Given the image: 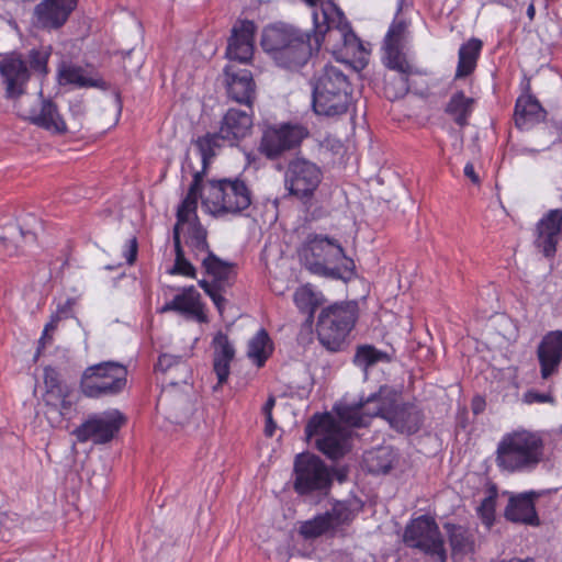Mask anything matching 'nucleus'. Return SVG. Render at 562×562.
<instances>
[{
  "label": "nucleus",
  "instance_id": "nucleus-1",
  "mask_svg": "<svg viewBox=\"0 0 562 562\" xmlns=\"http://www.w3.org/2000/svg\"><path fill=\"white\" fill-rule=\"evenodd\" d=\"M312 16V31L285 23L263 30L261 46L279 67L292 71L303 68L319 52L326 34L331 36L336 32L345 46H353L358 42L344 12L334 2L322 3Z\"/></svg>",
  "mask_w": 562,
  "mask_h": 562
},
{
  "label": "nucleus",
  "instance_id": "nucleus-2",
  "mask_svg": "<svg viewBox=\"0 0 562 562\" xmlns=\"http://www.w3.org/2000/svg\"><path fill=\"white\" fill-rule=\"evenodd\" d=\"M395 395L387 386H381L379 392L361 398L355 405L338 406L336 413L339 422L328 413L314 415L305 427L306 436H317V449L327 458L338 460L350 449L351 431L348 427H364L375 416L386 420V412L391 409Z\"/></svg>",
  "mask_w": 562,
  "mask_h": 562
},
{
  "label": "nucleus",
  "instance_id": "nucleus-3",
  "mask_svg": "<svg viewBox=\"0 0 562 562\" xmlns=\"http://www.w3.org/2000/svg\"><path fill=\"white\" fill-rule=\"evenodd\" d=\"M312 106L317 115L336 117L348 112L352 103V86L338 65L326 64L311 79Z\"/></svg>",
  "mask_w": 562,
  "mask_h": 562
},
{
  "label": "nucleus",
  "instance_id": "nucleus-4",
  "mask_svg": "<svg viewBox=\"0 0 562 562\" xmlns=\"http://www.w3.org/2000/svg\"><path fill=\"white\" fill-rule=\"evenodd\" d=\"M544 442L538 432L516 430L506 434L497 445L496 464L507 472L533 470L543 457Z\"/></svg>",
  "mask_w": 562,
  "mask_h": 562
},
{
  "label": "nucleus",
  "instance_id": "nucleus-5",
  "mask_svg": "<svg viewBox=\"0 0 562 562\" xmlns=\"http://www.w3.org/2000/svg\"><path fill=\"white\" fill-rule=\"evenodd\" d=\"M251 201L250 189L239 178L209 180L202 196L203 205L214 216L240 214L250 206Z\"/></svg>",
  "mask_w": 562,
  "mask_h": 562
},
{
  "label": "nucleus",
  "instance_id": "nucleus-6",
  "mask_svg": "<svg viewBox=\"0 0 562 562\" xmlns=\"http://www.w3.org/2000/svg\"><path fill=\"white\" fill-rule=\"evenodd\" d=\"M252 125V108L228 109L221 121L218 132L207 133L195 140L204 168L215 156V150L222 146V143H227L229 146L237 145L250 134Z\"/></svg>",
  "mask_w": 562,
  "mask_h": 562
},
{
  "label": "nucleus",
  "instance_id": "nucleus-7",
  "mask_svg": "<svg viewBox=\"0 0 562 562\" xmlns=\"http://www.w3.org/2000/svg\"><path fill=\"white\" fill-rule=\"evenodd\" d=\"M356 321L355 303H336L323 308L316 325L319 342L331 352L342 350Z\"/></svg>",
  "mask_w": 562,
  "mask_h": 562
},
{
  "label": "nucleus",
  "instance_id": "nucleus-8",
  "mask_svg": "<svg viewBox=\"0 0 562 562\" xmlns=\"http://www.w3.org/2000/svg\"><path fill=\"white\" fill-rule=\"evenodd\" d=\"M127 382V369L114 361L100 362L88 367L80 380L82 394L90 398H100L121 393Z\"/></svg>",
  "mask_w": 562,
  "mask_h": 562
},
{
  "label": "nucleus",
  "instance_id": "nucleus-9",
  "mask_svg": "<svg viewBox=\"0 0 562 562\" xmlns=\"http://www.w3.org/2000/svg\"><path fill=\"white\" fill-rule=\"evenodd\" d=\"M362 503L358 498L335 501L331 508L301 526V535L306 539H314L323 535L335 536L350 526Z\"/></svg>",
  "mask_w": 562,
  "mask_h": 562
},
{
  "label": "nucleus",
  "instance_id": "nucleus-10",
  "mask_svg": "<svg viewBox=\"0 0 562 562\" xmlns=\"http://www.w3.org/2000/svg\"><path fill=\"white\" fill-rule=\"evenodd\" d=\"M403 541L407 547L418 549L435 561H448L445 538L436 520L428 515H422L406 526Z\"/></svg>",
  "mask_w": 562,
  "mask_h": 562
},
{
  "label": "nucleus",
  "instance_id": "nucleus-11",
  "mask_svg": "<svg viewBox=\"0 0 562 562\" xmlns=\"http://www.w3.org/2000/svg\"><path fill=\"white\" fill-rule=\"evenodd\" d=\"M293 476V488L300 495L327 492L331 486L330 469L319 457L312 453L295 457Z\"/></svg>",
  "mask_w": 562,
  "mask_h": 562
},
{
  "label": "nucleus",
  "instance_id": "nucleus-12",
  "mask_svg": "<svg viewBox=\"0 0 562 562\" xmlns=\"http://www.w3.org/2000/svg\"><path fill=\"white\" fill-rule=\"evenodd\" d=\"M304 255L313 272L326 277H341L339 268H331L344 258V248L336 239L311 234L304 245Z\"/></svg>",
  "mask_w": 562,
  "mask_h": 562
},
{
  "label": "nucleus",
  "instance_id": "nucleus-13",
  "mask_svg": "<svg viewBox=\"0 0 562 562\" xmlns=\"http://www.w3.org/2000/svg\"><path fill=\"white\" fill-rule=\"evenodd\" d=\"M307 130L300 124H280L263 130L258 150L270 160L282 157L286 151L297 148L307 137Z\"/></svg>",
  "mask_w": 562,
  "mask_h": 562
},
{
  "label": "nucleus",
  "instance_id": "nucleus-14",
  "mask_svg": "<svg viewBox=\"0 0 562 562\" xmlns=\"http://www.w3.org/2000/svg\"><path fill=\"white\" fill-rule=\"evenodd\" d=\"M124 423L125 417L119 411L112 409L89 416L72 434L80 442L91 440L97 445H102L111 441Z\"/></svg>",
  "mask_w": 562,
  "mask_h": 562
},
{
  "label": "nucleus",
  "instance_id": "nucleus-15",
  "mask_svg": "<svg viewBox=\"0 0 562 562\" xmlns=\"http://www.w3.org/2000/svg\"><path fill=\"white\" fill-rule=\"evenodd\" d=\"M323 179L321 168L304 158L290 161L285 171V186L290 193L301 200L310 199Z\"/></svg>",
  "mask_w": 562,
  "mask_h": 562
},
{
  "label": "nucleus",
  "instance_id": "nucleus-16",
  "mask_svg": "<svg viewBox=\"0 0 562 562\" xmlns=\"http://www.w3.org/2000/svg\"><path fill=\"white\" fill-rule=\"evenodd\" d=\"M0 77L5 99L16 101L26 92L31 72L21 54L11 53L0 60Z\"/></svg>",
  "mask_w": 562,
  "mask_h": 562
},
{
  "label": "nucleus",
  "instance_id": "nucleus-17",
  "mask_svg": "<svg viewBox=\"0 0 562 562\" xmlns=\"http://www.w3.org/2000/svg\"><path fill=\"white\" fill-rule=\"evenodd\" d=\"M384 64L396 77L385 76V93L390 99L404 97L409 91L408 78L414 72L401 46H384Z\"/></svg>",
  "mask_w": 562,
  "mask_h": 562
},
{
  "label": "nucleus",
  "instance_id": "nucleus-18",
  "mask_svg": "<svg viewBox=\"0 0 562 562\" xmlns=\"http://www.w3.org/2000/svg\"><path fill=\"white\" fill-rule=\"evenodd\" d=\"M224 86L227 97L246 108H252L256 99V85L252 72L246 68H239L228 64L223 71Z\"/></svg>",
  "mask_w": 562,
  "mask_h": 562
},
{
  "label": "nucleus",
  "instance_id": "nucleus-19",
  "mask_svg": "<svg viewBox=\"0 0 562 562\" xmlns=\"http://www.w3.org/2000/svg\"><path fill=\"white\" fill-rule=\"evenodd\" d=\"M78 0H43L34 8L33 22L44 30H58L76 9Z\"/></svg>",
  "mask_w": 562,
  "mask_h": 562
},
{
  "label": "nucleus",
  "instance_id": "nucleus-20",
  "mask_svg": "<svg viewBox=\"0 0 562 562\" xmlns=\"http://www.w3.org/2000/svg\"><path fill=\"white\" fill-rule=\"evenodd\" d=\"M256 30L255 23L249 20L234 24L226 48V57L231 61L248 64L251 60Z\"/></svg>",
  "mask_w": 562,
  "mask_h": 562
},
{
  "label": "nucleus",
  "instance_id": "nucleus-21",
  "mask_svg": "<svg viewBox=\"0 0 562 562\" xmlns=\"http://www.w3.org/2000/svg\"><path fill=\"white\" fill-rule=\"evenodd\" d=\"M535 245L547 258L557 252V245L562 233V209L547 212L536 226Z\"/></svg>",
  "mask_w": 562,
  "mask_h": 562
},
{
  "label": "nucleus",
  "instance_id": "nucleus-22",
  "mask_svg": "<svg viewBox=\"0 0 562 562\" xmlns=\"http://www.w3.org/2000/svg\"><path fill=\"white\" fill-rule=\"evenodd\" d=\"M541 378L547 380L558 373L562 362V331L553 330L543 336L537 348Z\"/></svg>",
  "mask_w": 562,
  "mask_h": 562
},
{
  "label": "nucleus",
  "instance_id": "nucleus-23",
  "mask_svg": "<svg viewBox=\"0 0 562 562\" xmlns=\"http://www.w3.org/2000/svg\"><path fill=\"white\" fill-rule=\"evenodd\" d=\"M546 493H549V491H529L510 497L505 509V517L514 522L539 526L540 519L535 503Z\"/></svg>",
  "mask_w": 562,
  "mask_h": 562
},
{
  "label": "nucleus",
  "instance_id": "nucleus-24",
  "mask_svg": "<svg viewBox=\"0 0 562 562\" xmlns=\"http://www.w3.org/2000/svg\"><path fill=\"white\" fill-rule=\"evenodd\" d=\"M386 420L396 431L412 435L420 429L424 415L414 404H396L394 401L386 412Z\"/></svg>",
  "mask_w": 562,
  "mask_h": 562
},
{
  "label": "nucleus",
  "instance_id": "nucleus-25",
  "mask_svg": "<svg viewBox=\"0 0 562 562\" xmlns=\"http://www.w3.org/2000/svg\"><path fill=\"white\" fill-rule=\"evenodd\" d=\"M40 97L41 108L30 110L27 114H21L23 119L41 128L58 134L65 133L67 131L66 123L59 115L57 105L52 100L44 99L42 91H40Z\"/></svg>",
  "mask_w": 562,
  "mask_h": 562
},
{
  "label": "nucleus",
  "instance_id": "nucleus-26",
  "mask_svg": "<svg viewBox=\"0 0 562 562\" xmlns=\"http://www.w3.org/2000/svg\"><path fill=\"white\" fill-rule=\"evenodd\" d=\"M201 295L193 285L184 288L180 294H177L171 301L167 302L160 310V313L178 312L193 317L199 322L205 321V315L200 302Z\"/></svg>",
  "mask_w": 562,
  "mask_h": 562
},
{
  "label": "nucleus",
  "instance_id": "nucleus-27",
  "mask_svg": "<svg viewBox=\"0 0 562 562\" xmlns=\"http://www.w3.org/2000/svg\"><path fill=\"white\" fill-rule=\"evenodd\" d=\"M214 349L213 353V370L217 376V384H224L231 373V362L235 357L234 346L231 344L227 335L218 331L212 341Z\"/></svg>",
  "mask_w": 562,
  "mask_h": 562
},
{
  "label": "nucleus",
  "instance_id": "nucleus-28",
  "mask_svg": "<svg viewBox=\"0 0 562 562\" xmlns=\"http://www.w3.org/2000/svg\"><path fill=\"white\" fill-rule=\"evenodd\" d=\"M514 116L516 126L525 130L542 122L546 119V111L535 97L524 95L516 101Z\"/></svg>",
  "mask_w": 562,
  "mask_h": 562
},
{
  "label": "nucleus",
  "instance_id": "nucleus-29",
  "mask_svg": "<svg viewBox=\"0 0 562 562\" xmlns=\"http://www.w3.org/2000/svg\"><path fill=\"white\" fill-rule=\"evenodd\" d=\"M453 557H464L474 552L475 539L473 533L462 525L443 524Z\"/></svg>",
  "mask_w": 562,
  "mask_h": 562
},
{
  "label": "nucleus",
  "instance_id": "nucleus-30",
  "mask_svg": "<svg viewBox=\"0 0 562 562\" xmlns=\"http://www.w3.org/2000/svg\"><path fill=\"white\" fill-rule=\"evenodd\" d=\"M475 100L469 98L463 91L454 92L445 106V113L460 127L469 124V117L473 112Z\"/></svg>",
  "mask_w": 562,
  "mask_h": 562
},
{
  "label": "nucleus",
  "instance_id": "nucleus-31",
  "mask_svg": "<svg viewBox=\"0 0 562 562\" xmlns=\"http://www.w3.org/2000/svg\"><path fill=\"white\" fill-rule=\"evenodd\" d=\"M482 46L481 40L471 38L460 47L456 79L464 78L473 72Z\"/></svg>",
  "mask_w": 562,
  "mask_h": 562
},
{
  "label": "nucleus",
  "instance_id": "nucleus-32",
  "mask_svg": "<svg viewBox=\"0 0 562 562\" xmlns=\"http://www.w3.org/2000/svg\"><path fill=\"white\" fill-rule=\"evenodd\" d=\"M394 460L391 447H380L364 453L363 465L370 473L385 474L393 468Z\"/></svg>",
  "mask_w": 562,
  "mask_h": 562
},
{
  "label": "nucleus",
  "instance_id": "nucleus-33",
  "mask_svg": "<svg viewBox=\"0 0 562 562\" xmlns=\"http://www.w3.org/2000/svg\"><path fill=\"white\" fill-rule=\"evenodd\" d=\"M187 229L186 245L190 248L196 260L201 259L202 255H207L210 246L207 243V231L201 225L199 218H192Z\"/></svg>",
  "mask_w": 562,
  "mask_h": 562
},
{
  "label": "nucleus",
  "instance_id": "nucleus-34",
  "mask_svg": "<svg viewBox=\"0 0 562 562\" xmlns=\"http://www.w3.org/2000/svg\"><path fill=\"white\" fill-rule=\"evenodd\" d=\"M390 360L391 358L386 352L376 349L372 345L358 346L353 356V363L364 372L366 378L370 368L379 362H390Z\"/></svg>",
  "mask_w": 562,
  "mask_h": 562
},
{
  "label": "nucleus",
  "instance_id": "nucleus-35",
  "mask_svg": "<svg viewBox=\"0 0 562 562\" xmlns=\"http://www.w3.org/2000/svg\"><path fill=\"white\" fill-rule=\"evenodd\" d=\"M202 267L205 272L213 277L215 283L220 284L223 288L224 282L228 281L233 265L226 261H223L212 251H209L207 255L201 258Z\"/></svg>",
  "mask_w": 562,
  "mask_h": 562
},
{
  "label": "nucleus",
  "instance_id": "nucleus-36",
  "mask_svg": "<svg viewBox=\"0 0 562 562\" xmlns=\"http://www.w3.org/2000/svg\"><path fill=\"white\" fill-rule=\"evenodd\" d=\"M270 352V338L267 331L261 329L250 339L247 355L258 367H262Z\"/></svg>",
  "mask_w": 562,
  "mask_h": 562
},
{
  "label": "nucleus",
  "instance_id": "nucleus-37",
  "mask_svg": "<svg viewBox=\"0 0 562 562\" xmlns=\"http://www.w3.org/2000/svg\"><path fill=\"white\" fill-rule=\"evenodd\" d=\"M172 239H173V245H175L176 259H175V265L170 269L169 273L195 278L196 270L191 265V262L189 260H187V258L184 256V250L182 248L181 240H180V232H178V228H173Z\"/></svg>",
  "mask_w": 562,
  "mask_h": 562
},
{
  "label": "nucleus",
  "instance_id": "nucleus-38",
  "mask_svg": "<svg viewBox=\"0 0 562 562\" xmlns=\"http://www.w3.org/2000/svg\"><path fill=\"white\" fill-rule=\"evenodd\" d=\"M59 82L61 85H76L80 88L98 87V81L88 78L80 67H66L59 71Z\"/></svg>",
  "mask_w": 562,
  "mask_h": 562
},
{
  "label": "nucleus",
  "instance_id": "nucleus-39",
  "mask_svg": "<svg viewBox=\"0 0 562 562\" xmlns=\"http://www.w3.org/2000/svg\"><path fill=\"white\" fill-rule=\"evenodd\" d=\"M198 199L196 196L186 195L183 201L177 211V223L173 228H178L180 232L181 227L186 224L192 222V218L196 216V207H198Z\"/></svg>",
  "mask_w": 562,
  "mask_h": 562
},
{
  "label": "nucleus",
  "instance_id": "nucleus-40",
  "mask_svg": "<svg viewBox=\"0 0 562 562\" xmlns=\"http://www.w3.org/2000/svg\"><path fill=\"white\" fill-rule=\"evenodd\" d=\"M49 58V52L44 48H33L29 52L26 59V65L29 64L30 71L37 72L42 76L47 75L48 68L47 63Z\"/></svg>",
  "mask_w": 562,
  "mask_h": 562
},
{
  "label": "nucleus",
  "instance_id": "nucleus-41",
  "mask_svg": "<svg viewBox=\"0 0 562 562\" xmlns=\"http://www.w3.org/2000/svg\"><path fill=\"white\" fill-rule=\"evenodd\" d=\"M72 412V401L70 395L61 398L56 406H50L45 414L50 423H59L64 418H70Z\"/></svg>",
  "mask_w": 562,
  "mask_h": 562
},
{
  "label": "nucleus",
  "instance_id": "nucleus-42",
  "mask_svg": "<svg viewBox=\"0 0 562 562\" xmlns=\"http://www.w3.org/2000/svg\"><path fill=\"white\" fill-rule=\"evenodd\" d=\"M497 496V492L495 487L491 490V494L486 496L477 507V513L482 519V521L487 526H492L494 521L495 514V499Z\"/></svg>",
  "mask_w": 562,
  "mask_h": 562
},
{
  "label": "nucleus",
  "instance_id": "nucleus-43",
  "mask_svg": "<svg viewBox=\"0 0 562 562\" xmlns=\"http://www.w3.org/2000/svg\"><path fill=\"white\" fill-rule=\"evenodd\" d=\"M199 285L204 290V292L212 299L218 312L222 314L224 305L226 304V299L220 294L223 288L213 282H209L206 280H200Z\"/></svg>",
  "mask_w": 562,
  "mask_h": 562
},
{
  "label": "nucleus",
  "instance_id": "nucleus-44",
  "mask_svg": "<svg viewBox=\"0 0 562 562\" xmlns=\"http://www.w3.org/2000/svg\"><path fill=\"white\" fill-rule=\"evenodd\" d=\"M406 30L405 21H394L384 40V46H401Z\"/></svg>",
  "mask_w": 562,
  "mask_h": 562
},
{
  "label": "nucleus",
  "instance_id": "nucleus-45",
  "mask_svg": "<svg viewBox=\"0 0 562 562\" xmlns=\"http://www.w3.org/2000/svg\"><path fill=\"white\" fill-rule=\"evenodd\" d=\"M70 394H71V389L66 384V385L46 389L43 400L48 409L50 406H56L60 402L61 398H64V397H66V395H70Z\"/></svg>",
  "mask_w": 562,
  "mask_h": 562
},
{
  "label": "nucleus",
  "instance_id": "nucleus-46",
  "mask_svg": "<svg viewBox=\"0 0 562 562\" xmlns=\"http://www.w3.org/2000/svg\"><path fill=\"white\" fill-rule=\"evenodd\" d=\"M294 301L299 308L308 313L310 317H313L316 304L314 303V295L307 290L297 291L294 295Z\"/></svg>",
  "mask_w": 562,
  "mask_h": 562
},
{
  "label": "nucleus",
  "instance_id": "nucleus-47",
  "mask_svg": "<svg viewBox=\"0 0 562 562\" xmlns=\"http://www.w3.org/2000/svg\"><path fill=\"white\" fill-rule=\"evenodd\" d=\"M44 384L45 389L66 385V383L61 380L59 372L50 367L44 369Z\"/></svg>",
  "mask_w": 562,
  "mask_h": 562
},
{
  "label": "nucleus",
  "instance_id": "nucleus-48",
  "mask_svg": "<svg viewBox=\"0 0 562 562\" xmlns=\"http://www.w3.org/2000/svg\"><path fill=\"white\" fill-rule=\"evenodd\" d=\"M524 402L527 404H533V403H552L553 397L549 393H540L535 390H530L525 393L524 395Z\"/></svg>",
  "mask_w": 562,
  "mask_h": 562
},
{
  "label": "nucleus",
  "instance_id": "nucleus-49",
  "mask_svg": "<svg viewBox=\"0 0 562 562\" xmlns=\"http://www.w3.org/2000/svg\"><path fill=\"white\" fill-rule=\"evenodd\" d=\"M179 361V357L165 353L158 358V362L156 363L155 369L161 372H167L173 366L178 364Z\"/></svg>",
  "mask_w": 562,
  "mask_h": 562
},
{
  "label": "nucleus",
  "instance_id": "nucleus-50",
  "mask_svg": "<svg viewBox=\"0 0 562 562\" xmlns=\"http://www.w3.org/2000/svg\"><path fill=\"white\" fill-rule=\"evenodd\" d=\"M206 168H207V166L205 168L203 167L202 171L194 172L193 181L190 184L187 195L196 196V198L200 196L202 199L204 193L203 194L201 193V182L203 179V173L205 172Z\"/></svg>",
  "mask_w": 562,
  "mask_h": 562
},
{
  "label": "nucleus",
  "instance_id": "nucleus-51",
  "mask_svg": "<svg viewBox=\"0 0 562 562\" xmlns=\"http://www.w3.org/2000/svg\"><path fill=\"white\" fill-rule=\"evenodd\" d=\"M339 261H342L340 267L334 266L333 268H339L341 272V277H336L337 279L350 278L355 271V262L352 259L348 258L344 254V258H340Z\"/></svg>",
  "mask_w": 562,
  "mask_h": 562
},
{
  "label": "nucleus",
  "instance_id": "nucleus-52",
  "mask_svg": "<svg viewBox=\"0 0 562 562\" xmlns=\"http://www.w3.org/2000/svg\"><path fill=\"white\" fill-rule=\"evenodd\" d=\"M138 244L136 237L128 240L127 250L125 252L126 262L133 265L137 257Z\"/></svg>",
  "mask_w": 562,
  "mask_h": 562
},
{
  "label": "nucleus",
  "instance_id": "nucleus-53",
  "mask_svg": "<svg viewBox=\"0 0 562 562\" xmlns=\"http://www.w3.org/2000/svg\"><path fill=\"white\" fill-rule=\"evenodd\" d=\"M265 417H266L265 435L267 437H272L276 431L277 425L272 418V415H265Z\"/></svg>",
  "mask_w": 562,
  "mask_h": 562
},
{
  "label": "nucleus",
  "instance_id": "nucleus-54",
  "mask_svg": "<svg viewBox=\"0 0 562 562\" xmlns=\"http://www.w3.org/2000/svg\"><path fill=\"white\" fill-rule=\"evenodd\" d=\"M330 473H331V479L336 477L337 481L341 483V482L346 481V479H347L348 469L345 467L335 468V469L330 470Z\"/></svg>",
  "mask_w": 562,
  "mask_h": 562
},
{
  "label": "nucleus",
  "instance_id": "nucleus-55",
  "mask_svg": "<svg viewBox=\"0 0 562 562\" xmlns=\"http://www.w3.org/2000/svg\"><path fill=\"white\" fill-rule=\"evenodd\" d=\"M464 175L473 182V183H479L480 182V178L479 176L476 175L475 170H474V166L472 164H467L465 167H464Z\"/></svg>",
  "mask_w": 562,
  "mask_h": 562
},
{
  "label": "nucleus",
  "instance_id": "nucleus-56",
  "mask_svg": "<svg viewBox=\"0 0 562 562\" xmlns=\"http://www.w3.org/2000/svg\"><path fill=\"white\" fill-rule=\"evenodd\" d=\"M57 322H58V316H55L52 318V321L45 326L44 328V331H43V336L42 338L40 339V344H44V340L46 339V337L48 336V333L49 331H53L56 326H57Z\"/></svg>",
  "mask_w": 562,
  "mask_h": 562
},
{
  "label": "nucleus",
  "instance_id": "nucleus-57",
  "mask_svg": "<svg viewBox=\"0 0 562 562\" xmlns=\"http://www.w3.org/2000/svg\"><path fill=\"white\" fill-rule=\"evenodd\" d=\"M276 405V397L273 395H270L266 402V404L262 406V414L263 415H272V409Z\"/></svg>",
  "mask_w": 562,
  "mask_h": 562
},
{
  "label": "nucleus",
  "instance_id": "nucleus-58",
  "mask_svg": "<svg viewBox=\"0 0 562 562\" xmlns=\"http://www.w3.org/2000/svg\"><path fill=\"white\" fill-rule=\"evenodd\" d=\"M70 111L74 115L80 116L85 113V106L81 101H76L70 104Z\"/></svg>",
  "mask_w": 562,
  "mask_h": 562
},
{
  "label": "nucleus",
  "instance_id": "nucleus-59",
  "mask_svg": "<svg viewBox=\"0 0 562 562\" xmlns=\"http://www.w3.org/2000/svg\"><path fill=\"white\" fill-rule=\"evenodd\" d=\"M473 412L474 414H480L482 412L481 403H473Z\"/></svg>",
  "mask_w": 562,
  "mask_h": 562
},
{
  "label": "nucleus",
  "instance_id": "nucleus-60",
  "mask_svg": "<svg viewBox=\"0 0 562 562\" xmlns=\"http://www.w3.org/2000/svg\"><path fill=\"white\" fill-rule=\"evenodd\" d=\"M527 13H528L529 18H531V19H532V16H533V14H535V8H533V5H532V4H531V5H529V8H528V10H527Z\"/></svg>",
  "mask_w": 562,
  "mask_h": 562
},
{
  "label": "nucleus",
  "instance_id": "nucleus-61",
  "mask_svg": "<svg viewBox=\"0 0 562 562\" xmlns=\"http://www.w3.org/2000/svg\"><path fill=\"white\" fill-rule=\"evenodd\" d=\"M20 232H21V235H22V236H25V235H26V234H25V232H24L22 228L20 229Z\"/></svg>",
  "mask_w": 562,
  "mask_h": 562
}]
</instances>
